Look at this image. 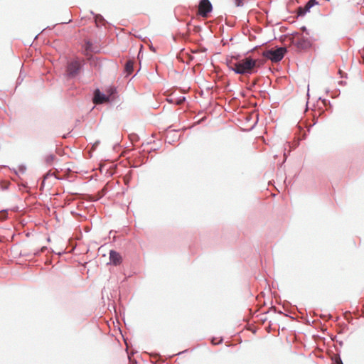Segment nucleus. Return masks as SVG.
<instances>
[{"label":"nucleus","instance_id":"1","mask_svg":"<svg viewBox=\"0 0 364 364\" xmlns=\"http://www.w3.org/2000/svg\"><path fill=\"white\" fill-rule=\"evenodd\" d=\"M264 61L260 58H254L252 56H246L242 60L236 62L234 68L232 69L237 75H250L258 72V69L262 67Z\"/></svg>","mask_w":364,"mask_h":364},{"label":"nucleus","instance_id":"2","mask_svg":"<svg viewBox=\"0 0 364 364\" xmlns=\"http://www.w3.org/2000/svg\"><path fill=\"white\" fill-rule=\"evenodd\" d=\"M85 65L84 59L79 57L69 60L65 68L67 77L68 79L75 78L83 70Z\"/></svg>","mask_w":364,"mask_h":364},{"label":"nucleus","instance_id":"3","mask_svg":"<svg viewBox=\"0 0 364 364\" xmlns=\"http://www.w3.org/2000/svg\"><path fill=\"white\" fill-rule=\"evenodd\" d=\"M288 52L286 47L276 46L275 48L268 49L262 53H258L264 58L271 60L272 63H279Z\"/></svg>","mask_w":364,"mask_h":364},{"label":"nucleus","instance_id":"4","mask_svg":"<svg viewBox=\"0 0 364 364\" xmlns=\"http://www.w3.org/2000/svg\"><path fill=\"white\" fill-rule=\"evenodd\" d=\"M290 43L291 45L296 47L297 49L300 50H304L310 48L312 46V43L309 41L308 38L304 36L301 37L299 40L296 41L294 38L290 39Z\"/></svg>","mask_w":364,"mask_h":364},{"label":"nucleus","instance_id":"5","mask_svg":"<svg viewBox=\"0 0 364 364\" xmlns=\"http://www.w3.org/2000/svg\"><path fill=\"white\" fill-rule=\"evenodd\" d=\"M198 10L202 17L207 18L213 11V5L210 0H200Z\"/></svg>","mask_w":364,"mask_h":364},{"label":"nucleus","instance_id":"6","mask_svg":"<svg viewBox=\"0 0 364 364\" xmlns=\"http://www.w3.org/2000/svg\"><path fill=\"white\" fill-rule=\"evenodd\" d=\"M105 101L109 102H112V100L106 95L105 92L100 91L99 88H95L93 91L92 102L96 105L102 104Z\"/></svg>","mask_w":364,"mask_h":364},{"label":"nucleus","instance_id":"7","mask_svg":"<svg viewBox=\"0 0 364 364\" xmlns=\"http://www.w3.org/2000/svg\"><path fill=\"white\" fill-rule=\"evenodd\" d=\"M109 264L114 265V266L119 265L122 262V257L121 255L117 251H116L114 250H109Z\"/></svg>","mask_w":364,"mask_h":364},{"label":"nucleus","instance_id":"8","mask_svg":"<svg viewBox=\"0 0 364 364\" xmlns=\"http://www.w3.org/2000/svg\"><path fill=\"white\" fill-rule=\"evenodd\" d=\"M172 126H170L166 129V142L172 144L179 139V136L177 134L178 130L171 129Z\"/></svg>","mask_w":364,"mask_h":364},{"label":"nucleus","instance_id":"9","mask_svg":"<svg viewBox=\"0 0 364 364\" xmlns=\"http://www.w3.org/2000/svg\"><path fill=\"white\" fill-rule=\"evenodd\" d=\"M264 44V43H263V45ZM262 46V44L259 45V46H256L254 48H252V49H250V50H247V52L244 53L243 54L235 53L234 54H232L230 55V58L232 59L236 60L237 62H239V61H240V60H242L243 59V58H242V56H244V58L246 57L249 53H250L252 52H254L257 48H260Z\"/></svg>","mask_w":364,"mask_h":364},{"label":"nucleus","instance_id":"10","mask_svg":"<svg viewBox=\"0 0 364 364\" xmlns=\"http://www.w3.org/2000/svg\"><path fill=\"white\" fill-rule=\"evenodd\" d=\"M134 71V61L131 59L126 61L124 64V73L126 76L130 75Z\"/></svg>","mask_w":364,"mask_h":364},{"label":"nucleus","instance_id":"11","mask_svg":"<svg viewBox=\"0 0 364 364\" xmlns=\"http://www.w3.org/2000/svg\"><path fill=\"white\" fill-rule=\"evenodd\" d=\"M311 9L308 7L306 4L303 6H299L297 8L296 17H304L307 13L310 12Z\"/></svg>","mask_w":364,"mask_h":364},{"label":"nucleus","instance_id":"12","mask_svg":"<svg viewBox=\"0 0 364 364\" xmlns=\"http://www.w3.org/2000/svg\"><path fill=\"white\" fill-rule=\"evenodd\" d=\"M106 92H107L106 95H107L109 97V98L111 100H112V101H113L114 98L115 97V96L117 94V87L114 86H109V87L107 88Z\"/></svg>","mask_w":364,"mask_h":364},{"label":"nucleus","instance_id":"13","mask_svg":"<svg viewBox=\"0 0 364 364\" xmlns=\"http://www.w3.org/2000/svg\"><path fill=\"white\" fill-rule=\"evenodd\" d=\"M56 159L55 156L53 154L46 155L44 161L47 165H50L51 163Z\"/></svg>","mask_w":364,"mask_h":364},{"label":"nucleus","instance_id":"14","mask_svg":"<svg viewBox=\"0 0 364 364\" xmlns=\"http://www.w3.org/2000/svg\"><path fill=\"white\" fill-rule=\"evenodd\" d=\"M11 183L7 181H0V188L2 191H6L9 188Z\"/></svg>","mask_w":364,"mask_h":364},{"label":"nucleus","instance_id":"15","mask_svg":"<svg viewBox=\"0 0 364 364\" xmlns=\"http://www.w3.org/2000/svg\"><path fill=\"white\" fill-rule=\"evenodd\" d=\"M186 101V97L185 96H180L178 97H174V105H182Z\"/></svg>","mask_w":364,"mask_h":364},{"label":"nucleus","instance_id":"16","mask_svg":"<svg viewBox=\"0 0 364 364\" xmlns=\"http://www.w3.org/2000/svg\"><path fill=\"white\" fill-rule=\"evenodd\" d=\"M233 59L230 58V56H227L225 59V63L227 66L228 67L229 70H232V69L234 68V64L235 63H233Z\"/></svg>","mask_w":364,"mask_h":364},{"label":"nucleus","instance_id":"17","mask_svg":"<svg viewBox=\"0 0 364 364\" xmlns=\"http://www.w3.org/2000/svg\"><path fill=\"white\" fill-rule=\"evenodd\" d=\"M91 14L95 16V21L97 23L98 21H102L104 23H108V22L104 18V17L101 14H95L93 11H90Z\"/></svg>","mask_w":364,"mask_h":364},{"label":"nucleus","instance_id":"18","mask_svg":"<svg viewBox=\"0 0 364 364\" xmlns=\"http://www.w3.org/2000/svg\"><path fill=\"white\" fill-rule=\"evenodd\" d=\"M8 218V209L0 210V220H5Z\"/></svg>","mask_w":364,"mask_h":364},{"label":"nucleus","instance_id":"19","mask_svg":"<svg viewBox=\"0 0 364 364\" xmlns=\"http://www.w3.org/2000/svg\"><path fill=\"white\" fill-rule=\"evenodd\" d=\"M306 4L308 6V7H309L310 9H311L312 7H314V6L316 5H318L319 3H318V0H309Z\"/></svg>","mask_w":364,"mask_h":364},{"label":"nucleus","instance_id":"20","mask_svg":"<svg viewBox=\"0 0 364 364\" xmlns=\"http://www.w3.org/2000/svg\"><path fill=\"white\" fill-rule=\"evenodd\" d=\"M23 78H24V76H23V75H22V70H21L19 75H18V78L16 80V88L22 83V82L23 80Z\"/></svg>","mask_w":364,"mask_h":364},{"label":"nucleus","instance_id":"21","mask_svg":"<svg viewBox=\"0 0 364 364\" xmlns=\"http://www.w3.org/2000/svg\"><path fill=\"white\" fill-rule=\"evenodd\" d=\"M333 364H343L339 353L337 357H336L333 359Z\"/></svg>","mask_w":364,"mask_h":364},{"label":"nucleus","instance_id":"22","mask_svg":"<svg viewBox=\"0 0 364 364\" xmlns=\"http://www.w3.org/2000/svg\"><path fill=\"white\" fill-rule=\"evenodd\" d=\"M47 249H48V247L46 246H43L40 250H38L34 252V255L39 256L41 252H45Z\"/></svg>","mask_w":364,"mask_h":364},{"label":"nucleus","instance_id":"23","mask_svg":"<svg viewBox=\"0 0 364 364\" xmlns=\"http://www.w3.org/2000/svg\"><path fill=\"white\" fill-rule=\"evenodd\" d=\"M273 309H274V311L275 313H277V314H279L284 315V316H287V317H290L291 318H294L293 317L290 316L289 314H284L282 311H281V310H277L276 307H274V308H273Z\"/></svg>","mask_w":364,"mask_h":364},{"label":"nucleus","instance_id":"24","mask_svg":"<svg viewBox=\"0 0 364 364\" xmlns=\"http://www.w3.org/2000/svg\"><path fill=\"white\" fill-rule=\"evenodd\" d=\"M18 171L21 173H24L26 171V165L24 164H20L18 166Z\"/></svg>","mask_w":364,"mask_h":364},{"label":"nucleus","instance_id":"25","mask_svg":"<svg viewBox=\"0 0 364 364\" xmlns=\"http://www.w3.org/2000/svg\"><path fill=\"white\" fill-rule=\"evenodd\" d=\"M301 31H302L303 32H304L306 33V36H309L310 35V32H309V30L306 28V26H303L300 28Z\"/></svg>","mask_w":364,"mask_h":364},{"label":"nucleus","instance_id":"26","mask_svg":"<svg viewBox=\"0 0 364 364\" xmlns=\"http://www.w3.org/2000/svg\"><path fill=\"white\" fill-rule=\"evenodd\" d=\"M243 1L244 0H235V4L237 7L242 6L244 4Z\"/></svg>","mask_w":364,"mask_h":364},{"label":"nucleus","instance_id":"27","mask_svg":"<svg viewBox=\"0 0 364 364\" xmlns=\"http://www.w3.org/2000/svg\"><path fill=\"white\" fill-rule=\"evenodd\" d=\"M267 314V312L263 314L259 315L260 316L259 320L261 321L262 323H264L267 321V317L264 316V314Z\"/></svg>","mask_w":364,"mask_h":364},{"label":"nucleus","instance_id":"28","mask_svg":"<svg viewBox=\"0 0 364 364\" xmlns=\"http://www.w3.org/2000/svg\"><path fill=\"white\" fill-rule=\"evenodd\" d=\"M319 100L323 101L324 106H326L327 105H328L330 107H331V104L329 100H327L326 99H322L321 97H319Z\"/></svg>","mask_w":364,"mask_h":364},{"label":"nucleus","instance_id":"29","mask_svg":"<svg viewBox=\"0 0 364 364\" xmlns=\"http://www.w3.org/2000/svg\"><path fill=\"white\" fill-rule=\"evenodd\" d=\"M214 340H215V338H213L212 341H211V342H212V343H213V344H214V345H218V344H220V343H223V338H220V340H219L218 342H215V341H214Z\"/></svg>","mask_w":364,"mask_h":364},{"label":"nucleus","instance_id":"30","mask_svg":"<svg viewBox=\"0 0 364 364\" xmlns=\"http://www.w3.org/2000/svg\"><path fill=\"white\" fill-rule=\"evenodd\" d=\"M338 73L340 75V77L341 78H346L347 77V73L343 72L342 70H339Z\"/></svg>","mask_w":364,"mask_h":364},{"label":"nucleus","instance_id":"31","mask_svg":"<svg viewBox=\"0 0 364 364\" xmlns=\"http://www.w3.org/2000/svg\"><path fill=\"white\" fill-rule=\"evenodd\" d=\"M100 140H97L93 144H92V148L93 149H96L97 147L98 146V145L100 144Z\"/></svg>","mask_w":364,"mask_h":364},{"label":"nucleus","instance_id":"32","mask_svg":"<svg viewBox=\"0 0 364 364\" xmlns=\"http://www.w3.org/2000/svg\"><path fill=\"white\" fill-rule=\"evenodd\" d=\"M317 123V119L314 118V123L308 127V132H310L311 129Z\"/></svg>","mask_w":364,"mask_h":364},{"label":"nucleus","instance_id":"33","mask_svg":"<svg viewBox=\"0 0 364 364\" xmlns=\"http://www.w3.org/2000/svg\"><path fill=\"white\" fill-rule=\"evenodd\" d=\"M86 45H87V48H88L89 50H90L91 51H92V48H91V47L92 46V43L90 41H87L86 42Z\"/></svg>","mask_w":364,"mask_h":364},{"label":"nucleus","instance_id":"34","mask_svg":"<svg viewBox=\"0 0 364 364\" xmlns=\"http://www.w3.org/2000/svg\"><path fill=\"white\" fill-rule=\"evenodd\" d=\"M257 81H254L252 82V84L249 86L248 89L250 90H252L253 87L256 85Z\"/></svg>","mask_w":364,"mask_h":364},{"label":"nucleus","instance_id":"35","mask_svg":"<svg viewBox=\"0 0 364 364\" xmlns=\"http://www.w3.org/2000/svg\"><path fill=\"white\" fill-rule=\"evenodd\" d=\"M166 100L170 104H174V97L167 98Z\"/></svg>","mask_w":364,"mask_h":364},{"label":"nucleus","instance_id":"36","mask_svg":"<svg viewBox=\"0 0 364 364\" xmlns=\"http://www.w3.org/2000/svg\"><path fill=\"white\" fill-rule=\"evenodd\" d=\"M194 60V56L193 55H189L188 56V62H187V64H189L191 61H193Z\"/></svg>","mask_w":364,"mask_h":364},{"label":"nucleus","instance_id":"37","mask_svg":"<svg viewBox=\"0 0 364 364\" xmlns=\"http://www.w3.org/2000/svg\"><path fill=\"white\" fill-rule=\"evenodd\" d=\"M198 51L205 53L207 51V48L205 47H201Z\"/></svg>","mask_w":364,"mask_h":364},{"label":"nucleus","instance_id":"38","mask_svg":"<svg viewBox=\"0 0 364 364\" xmlns=\"http://www.w3.org/2000/svg\"><path fill=\"white\" fill-rule=\"evenodd\" d=\"M46 178H47V176H46V177L44 178L43 183H42V184L41 185V189H43V188H44L45 181L46 180Z\"/></svg>","mask_w":364,"mask_h":364},{"label":"nucleus","instance_id":"39","mask_svg":"<svg viewBox=\"0 0 364 364\" xmlns=\"http://www.w3.org/2000/svg\"><path fill=\"white\" fill-rule=\"evenodd\" d=\"M205 119V117H203V118L200 119V120H198L196 124H199L201 122H203Z\"/></svg>","mask_w":364,"mask_h":364},{"label":"nucleus","instance_id":"40","mask_svg":"<svg viewBox=\"0 0 364 364\" xmlns=\"http://www.w3.org/2000/svg\"><path fill=\"white\" fill-rule=\"evenodd\" d=\"M338 84L341 85H346V82L341 80V81L338 82Z\"/></svg>","mask_w":364,"mask_h":364},{"label":"nucleus","instance_id":"41","mask_svg":"<svg viewBox=\"0 0 364 364\" xmlns=\"http://www.w3.org/2000/svg\"><path fill=\"white\" fill-rule=\"evenodd\" d=\"M11 171L14 173L16 176H18V172L15 168H12Z\"/></svg>","mask_w":364,"mask_h":364},{"label":"nucleus","instance_id":"42","mask_svg":"<svg viewBox=\"0 0 364 364\" xmlns=\"http://www.w3.org/2000/svg\"><path fill=\"white\" fill-rule=\"evenodd\" d=\"M289 304H290L289 301H285L284 302L283 306H284V307H285V306H286V305H289Z\"/></svg>","mask_w":364,"mask_h":364},{"label":"nucleus","instance_id":"43","mask_svg":"<svg viewBox=\"0 0 364 364\" xmlns=\"http://www.w3.org/2000/svg\"><path fill=\"white\" fill-rule=\"evenodd\" d=\"M292 36H299V33L298 32H294L291 33Z\"/></svg>","mask_w":364,"mask_h":364},{"label":"nucleus","instance_id":"44","mask_svg":"<svg viewBox=\"0 0 364 364\" xmlns=\"http://www.w3.org/2000/svg\"><path fill=\"white\" fill-rule=\"evenodd\" d=\"M7 167L9 168V166H6V165H1V166H0V170H1V169H2V168H7Z\"/></svg>","mask_w":364,"mask_h":364},{"label":"nucleus","instance_id":"45","mask_svg":"<svg viewBox=\"0 0 364 364\" xmlns=\"http://www.w3.org/2000/svg\"><path fill=\"white\" fill-rule=\"evenodd\" d=\"M142 48H143V46H142V45H141V48H140L139 52V54H138V58L139 57V55H140V53H141V52Z\"/></svg>","mask_w":364,"mask_h":364},{"label":"nucleus","instance_id":"46","mask_svg":"<svg viewBox=\"0 0 364 364\" xmlns=\"http://www.w3.org/2000/svg\"><path fill=\"white\" fill-rule=\"evenodd\" d=\"M340 346H342L343 345V342L342 341H337Z\"/></svg>","mask_w":364,"mask_h":364},{"label":"nucleus","instance_id":"47","mask_svg":"<svg viewBox=\"0 0 364 364\" xmlns=\"http://www.w3.org/2000/svg\"><path fill=\"white\" fill-rule=\"evenodd\" d=\"M187 351H188V350H183L182 352L178 353V354L180 355V354L184 353H186Z\"/></svg>","mask_w":364,"mask_h":364},{"label":"nucleus","instance_id":"48","mask_svg":"<svg viewBox=\"0 0 364 364\" xmlns=\"http://www.w3.org/2000/svg\"><path fill=\"white\" fill-rule=\"evenodd\" d=\"M69 134H70V132L66 134H64L63 138H67Z\"/></svg>","mask_w":364,"mask_h":364},{"label":"nucleus","instance_id":"49","mask_svg":"<svg viewBox=\"0 0 364 364\" xmlns=\"http://www.w3.org/2000/svg\"><path fill=\"white\" fill-rule=\"evenodd\" d=\"M151 50H153V51H155V48H154V47L153 46H151Z\"/></svg>","mask_w":364,"mask_h":364},{"label":"nucleus","instance_id":"50","mask_svg":"<svg viewBox=\"0 0 364 364\" xmlns=\"http://www.w3.org/2000/svg\"><path fill=\"white\" fill-rule=\"evenodd\" d=\"M47 241H48V242H50V237H48V238H47Z\"/></svg>","mask_w":364,"mask_h":364},{"label":"nucleus","instance_id":"51","mask_svg":"<svg viewBox=\"0 0 364 364\" xmlns=\"http://www.w3.org/2000/svg\"><path fill=\"white\" fill-rule=\"evenodd\" d=\"M309 90H308V91H307V96H308V97H309Z\"/></svg>","mask_w":364,"mask_h":364},{"label":"nucleus","instance_id":"52","mask_svg":"<svg viewBox=\"0 0 364 364\" xmlns=\"http://www.w3.org/2000/svg\"><path fill=\"white\" fill-rule=\"evenodd\" d=\"M308 104H309V102H306V109H308Z\"/></svg>","mask_w":364,"mask_h":364},{"label":"nucleus","instance_id":"53","mask_svg":"<svg viewBox=\"0 0 364 364\" xmlns=\"http://www.w3.org/2000/svg\"><path fill=\"white\" fill-rule=\"evenodd\" d=\"M48 28L51 29V28H50L49 26H47V28H46L45 29H48Z\"/></svg>","mask_w":364,"mask_h":364},{"label":"nucleus","instance_id":"54","mask_svg":"<svg viewBox=\"0 0 364 364\" xmlns=\"http://www.w3.org/2000/svg\"><path fill=\"white\" fill-rule=\"evenodd\" d=\"M197 52H198V50L193 51V53H196Z\"/></svg>","mask_w":364,"mask_h":364}]
</instances>
